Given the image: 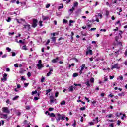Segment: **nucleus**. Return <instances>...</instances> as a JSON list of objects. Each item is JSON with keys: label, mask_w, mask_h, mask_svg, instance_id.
I'll use <instances>...</instances> for the list:
<instances>
[{"label": "nucleus", "mask_w": 127, "mask_h": 127, "mask_svg": "<svg viewBox=\"0 0 127 127\" xmlns=\"http://www.w3.org/2000/svg\"><path fill=\"white\" fill-rule=\"evenodd\" d=\"M56 115L57 116V118H56L57 122H59L60 120H65V115H64L63 116H62L60 113H57Z\"/></svg>", "instance_id": "obj_1"}, {"label": "nucleus", "mask_w": 127, "mask_h": 127, "mask_svg": "<svg viewBox=\"0 0 127 127\" xmlns=\"http://www.w3.org/2000/svg\"><path fill=\"white\" fill-rule=\"evenodd\" d=\"M87 49V51L86 52V55H89L90 54V55H93V51L91 50V46L88 47Z\"/></svg>", "instance_id": "obj_2"}, {"label": "nucleus", "mask_w": 127, "mask_h": 127, "mask_svg": "<svg viewBox=\"0 0 127 127\" xmlns=\"http://www.w3.org/2000/svg\"><path fill=\"white\" fill-rule=\"evenodd\" d=\"M24 27H23V29H27L28 31H29L31 29L30 25L29 24L26 22V25H23Z\"/></svg>", "instance_id": "obj_3"}, {"label": "nucleus", "mask_w": 127, "mask_h": 127, "mask_svg": "<svg viewBox=\"0 0 127 127\" xmlns=\"http://www.w3.org/2000/svg\"><path fill=\"white\" fill-rule=\"evenodd\" d=\"M37 22H38V21L37 20V19H33V23L32 24V27H33V28H35V27L37 26Z\"/></svg>", "instance_id": "obj_4"}, {"label": "nucleus", "mask_w": 127, "mask_h": 127, "mask_svg": "<svg viewBox=\"0 0 127 127\" xmlns=\"http://www.w3.org/2000/svg\"><path fill=\"white\" fill-rule=\"evenodd\" d=\"M2 111L3 113H6L7 114H10V111H9V109H8V107H3L2 108Z\"/></svg>", "instance_id": "obj_5"}, {"label": "nucleus", "mask_w": 127, "mask_h": 127, "mask_svg": "<svg viewBox=\"0 0 127 127\" xmlns=\"http://www.w3.org/2000/svg\"><path fill=\"white\" fill-rule=\"evenodd\" d=\"M113 69H120V67H119V64L116 63L115 64L112 65L111 70H113Z\"/></svg>", "instance_id": "obj_6"}, {"label": "nucleus", "mask_w": 127, "mask_h": 127, "mask_svg": "<svg viewBox=\"0 0 127 127\" xmlns=\"http://www.w3.org/2000/svg\"><path fill=\"white\" fill-rule=\"evenodd\" d=\"M37 67L38 70H41L42 68H44V66L43 65V64H37Z\"/></svg>", "instance_id": "obj_7"}, {"label": "nucleus", "mask_w": 127, "mask_h": 127, "mask_svg": "<svg viewBox=\"0 0 127 127\" xmlns=\"http://www.w3.org/2000/svg\"><path fill=\"white\" fill-rule=\"evenodd\" d=\"M58 57H57L56 59H54L52 60V63H56L57 62V60H58Z\"/></svg>", "instance_id": "obj_8"}, {"label": "nucleus", "mask_w": 127, "mask_h": 127, "mask_svg": "<svg viewBox=\"0 0 127 127\" xmlns=\"http://www.w3.org/2000/svg\"><path fill=\"white\" fill-rule=\"evenodd\" d=\"M69 92H73L74 91V86H71L69 88Z\"/></svg>", "instance_id": "obj_9"}, {"label": "nucleus", "mask_w": 127, "mask_h": 127, "mask_svg": "<svg viewBox=\"0 0 127 127\" xmlns=\"http://www.w3.org/2000/svg\"><path fill=\"white\" fill-rule=\"evenodd\" d=\"M48 116L50 117L54 118V117H55V114L54 113H48Z\"/></svg>", "instance_id": "obj_10"}, {"label": "nucleus", "mask_w": 127, "mask_h": 127, "mask_svg": "<svg viewBox=\"0 0 127 127\" xmlns=\"http://www.w3.org/2000/svg\"><path fill=\"white\" fill-rule=\"evenodd\" d=\"M51 91H52V89H48V90H46V95H48V94L49 93H50V92Z\"/></svg>", "instance_id": "obj_11"}, {"label": "nucleus", "mask_w": 127, "mask_h": 127, "mask_svg": "<svg viewBox=\"0 0 127 127\" xmlns=\"http://www.w3.org/2000/svg\"><path fill=\"white\" fill-rule=\"evenodd\" d=\"M118 95V96H119V97H122V96H125V93L122 92L121 93H119Z\"/></svg>", "instance_id": "obj_12"}, {"label": "nucleus", "mask_w": 127, "mask_h": 127, "mask_svg": "<svg viewBox=\"0 0 127 127\" xmlns=\"http://www.w3.org/2000/svg\"><path fill=\"white\" fill-rule=\"evenodd\" d=\"M1 81H3V82H5V81H7V77H3L1 79Z\"/></svg>", "instance_id": "obj_13"}, {"label": "nucleus", "mask_w": 127, "mask_h": 127, "mask_svg": "<svg viewBox=\"0 0 127 127\" xmlns=\"http://www.w3.org/2000/svg\"><path fill=\"white\" fill-rule=\"evenodd\" d=\"M78 76H79V74L78 73H74L73 74V77L74 78L76 77H78Z\"/></svg>", "instance_id": "obj_14"}, {"label": "nucleus", "mask_w": 127, "mask_h": 127, "mask_svg": "<svg viewBox=\"0 0 127 127\" xmlns=\"http://www.w3.org/2000/svg\"><path fill=\"white\" fill-rule=\"evenodd\" d=\"M120 38V37L119 36H116L115 37V40L116 42H119V39Z\"/></svg>", "instance_id": "obj_15"}, {"label": "nucleus", "mask_w": 127, "mask_h": 127, "mask_svg": "<svg viewBox=\"0 0 127 127\" xmlns=\"http://www.w3.org/2000/svg\"><path fill=\"white\" fill-rule=\"evenodd\" d=\"M52 41H53V42H55L56 41V37H53L52 38Z\"/></svg>", "instance_id": "obj_16"}, {"label": "nucleus", "mask_w": 127, "mask_h": 127, "mask_svg": "<svg viewBox=\"0 0 127 127\" xmlns=\"http://www.w3.org/2000/svg\"><path fill=\"white\" fill-rule=\"evenodd\" d=\"M85 67H86V65H85V64H83L81 66V71H83V70H84V69H85Z\"/></svg>", "instance_id": "obj_17"}, {"label": "nucleus", "mask_w": 127, "mask_h": 127, "mask_svg": "<svg viewBox=\"0 0 127 127\" xmlns=\"http://www.w3.org/2000/svg\"><path fill=\"white\" fill-rule=\"evenodd\" d=\"M74 86H75V87H78V86H79V87H82V84H81L74 83Z\"/></svg>", "instance_id": "obj_18"}, {"label": "nucleus", "mask_w": 127, "mask_h": 127, "mask_svg": "<svg viewBox=\"0 0 127 127\" xmlns=\"http://www.w3.org/2000/svg\"><path fill=\"white\" fill-rule=\"evenodd\" d=\"M18 98H19V96H16L12 99V100L13 101H15V100H17Z\"/></svg>", "instance_id": "obj_19"}, {"label": "nucleus", "mask_w": 127, "mask_h": 127, "mask_svg": "<svg viewBox=\"0 0 127 127\" xmlns=\"http://www.w3.org/2000/svg\"><path fill=\"white\" fill-rule=\"evenodd\" d=\"M115 115L116 116V117H120V116L122 115V113H120V114H119V113L117 112L115 114Z\"/></svg>", "instance_id": "obj_20"}, {"label": "nucleus", "mask_w": 127, "mask_h": 127, "mask_svg": "<svg viewBox=\"0 0 127 127\" xmlns=\"http://www.w3.org/2000/svg\"><path fill=\"white\" fill-rule=\"evenodd\" d=\"M65 104H66V101H65L64 100H63L61 102V105H65Z\"/></svg>", "instance_id": "obj_21"}, {"label": "nucleus", "mask_w": 127, "mask_h": 127, "mask_svg": "<svg viewBox=\"0 0 127 127\" xmlns=\"http://www.w3.org/2000/svg\"><path fill=\"white\" fill-rule=\"evenodd\" d=\"M86 85L87 87H91V84H90V82H89V81L86 82Z\"/></svg>", "instance_id": "obj_22"}, {"label": "nucleus", "mask_w": 127, "mask_h": 127, "mask_svg": "<svg viewBox=\"0 0 127 127\" xmlns=\"http://www.w3.org/2000/svg\"><path fill=\"white\" fill-rule=\"evenodd\" d=\"M78 2L74 3L73 4L74 7H76L78 6Z\"/></svg>", "instance_id": "obj_23"}, {"label": "nucleus", "mask_w": 127, "mask_h": 127, "mask_svg": "<svg viewBox=\"0 0 127 127\" xmlns=\"http://www.w3.org/2000/svg\"><path fill=\"white\" fill-rule=\"evenodd\" d=\"M80 111H85L86 110V107H81L80 108Z\"/></svg>", "instance_id": "obj_24"}, {"label": "nucleus", "mask_w": 127, "mask_h": 127, "mask_svg": "<svg viewBox=\"0 0 127 127\" xmlns=\"http://www.w3.org/2000/svg\"><path fill=\"white\" fill-rule=\"evenodd\" d=\"M7 22H10L11 21V18L8 17V19L6 20Z\"/></svg>", "instance_id": "obj_25"}, {"label": "nucleus", "mask_w": 127, "mask_h": 127, "mask_svg": "<svg viewBox=\"0 0 127 127\" xmlns=\"http://www.w3.org/2000/svg\"><path fill=\"white\" fill-rule=\"evenodd\" d=\"M59 94V92L57 91L55 93V98H57V97H58Z\"/></svg>", "instance_id": "obj_26"}, {"label": "nucleus", "mask_w": 127, "mask_h": 127, "mask_svg": "<svg viewBox=\"0 0 127 127\" xmlns=\"http://www.w3.org/2000/svg\"><path fill=\"white\" fill-rule=\"evenodd\" d=\"M74 123L72 125V126H73V127H76L77 126V123L76 122V120H74Z\"/></svg>", "instance_id": "obj_27"}, {"label": "nucleus", "mask_w": 127, "mask_h": 127, "mask_svg": "<svg viewBox=\"0 0 127 127\" xmlns=\"http://www.w3.org/2000/svg\"><path fill=\"white\" fill-rule=\"evenodd\" d=\"M90 82L91 83H94V82H95V79H94V78H91L90 79Z\"/></svg>", "instance_id": "obj_28"}, {"label": "nucleus", "mask_w": 127, "mask_h": 127, "mask_svg": "<svg viewBox=\"0 0 127 127\" xmlns=\"http://www.w3.org/2000/svg\"><path fill=\"white\" fill-rule=\"evenodd\" d=\"M64 8V5L62 4V6H60L58 7V9H61V8Z\"/></svg>", "instance_id": "obj_29"}, {"label": "nucleus", "mask_w": 127, "mask_h": 127, "mask_svg": "<svg viewBox=\"0 0 127 127\" xmlns=\"http://www.w3.org/2000/svg\"><path fill=\"white\" fill-rule=\"evenodd\" d=\"M22 49H23V50H27V48H26V45L23 46L22 47Z\"/></svg>", "instance_id": "obj_30"}, {"label": "nucleus", "mask_w": 127, "mask_h": 127, "mask_svg": "<svg viewBox=\"0 0 127 127\" xmlns=\"http://www.w3.org/2000/svg\"><path fill=\"white\" fill-rule=\"evenodd\" d=\"M4 119H7V114H3Z\"/></svg>", "instance_id": "obj_31"}, {"label": "nucleus", "mask_w": 127, "mask_h": 127, "mask_svg": "<svg viewBox=\"0 0 127 127\" xmlns=\"http://www.w3.org/2000/svg\"><path fill=\"white\" fill-rule=\"evenodd\" d=\"M63 23H68V20L64 19Z\"/></svg>", "instance_id": "obj_32"}, {"label": "nucleus", "mask_w": 127, "mask_h": 127, "mask_svg": "<svg viewBox=\"0 0 127 127\" xmlns=\"http://www.w3.org/2000/svg\"><path fill=\"white\" fill-rule=\"evenodd\" d=\"M35 94H37V91L35 90V91L32 92V95H35Z\"/></svg>", "instance_id": "obj_33"}, {"label": "nucleus", "mask_w": 127, "mask_h": 127, "mask_svg": "<svg viewBox=\"0 0 127 127\" xmlns=\"http://www.w3.org/2000/svg\"><path fill=\"white\" fill-rule=\"evenodd\" d=\"M27 76H28V78L30 77V76H31V73H30V72H28L27 73Z\"/></svg>", "instance_id": "obj_34"}, {"label": "nucleus", "mask_w": 127, "mask_h": 127, "mask_svg": "<svg viewBox=\"0 0 127 127\" xmlns=\"http://www.w3.org/2000/svg\"><path fill=\"white\" fill-rule=\"evenodd\" d=\"M54 110V108H52V107H50L49 108V112H51V111H53Z\"/></svg>", "instance_id": "obj_35"}, {"label": "nucleus", "mask_w": 127, "mask_h": 127, "mask_svg": "<svg viewBox=\"0 0 127 127\" xmlns=\"http://www.w3.org/2000/svg\"><path fill=\"white\" fill-rule=\"evenodd\" d=\"M6 50L8 51V52H10L11 51V49L9 48V47H7Z\"/></svg>", "instance_id": "obj_36"}, {"label": "nucleus", "mask_w": 127, "mask_h": 127, "mask_svg": "<svg viewBox=\"0 0 127 127\" xmlns=\"http://www.w3.org/2000/svg\"><path fill=\"white\" fill-rule=\"evenodd\" d=\"M119 32H120L119 34L120 36V38H122V34H123V32L122 31H119Z\"/></svg>", "instance_id": "obj_37"}, {"label": "nucleus", "mask_w": 127, "mask_h": 127, "mask_svg": "<svg viewBox=\"0 0 127 127\" xmlns=\"http://www.w3.org/2000/svg\"><path fill=\"white\" fill-rule=\"evenodd\" d=\"M45 80V78L44 77H42L41 79V83H43L44 82V80Z\"/></svg>", "instance_id": "obj_38"}, {"label": "nucleus", "mask_w": 127, "mask_h": 127, "mask_svg": "<svg viewBox=\"0 0 127 127\" xmlns=\"http://www.w3.org/2000/svg\"><path fill=\"white\" fill-rule=\"evenodd\" d=\"M50 43V40H48L47 41V42L46 43L45 45H48V44H49Z\"/></svg>", "instance_id": "obj_39"}, {"label": "nucleus", "mask_w": 127, "mask_h": 127, "mask_svg": "<svg viewBox=\"0 0 127 127\" xmlns=\"http://www.w3.org/2000/svg\"><path fill=\"white\" fill-rule=\"evenodd\" d=\"M15 55H16V54L15 53V52H12V56L14 57V56H15Z\"/></svg>", "instance_id": "obj_40"}, {"label": "nucleus", "mask_w": 127, "mask_h": 127, "mask_svg": "<svg viewBox=\"0 0 127 127\" xmlns=\"http://www.w3.org/2000/svg\"><path fill=\"white\" fill-rule=\"evenodd\" d=\"M37 64H42V62L41 61V60H39Z\"/></svg>", "instance_id": "obj_41"}, {"label": "nucleus", "mask_w": 127, "mask_h": 127, "mask_svg": "<svg viewBox=\"0 0 127 127\" xmlns=\"http://www.w3.org/2000/svg\"><path fill=\"white\" fill-rule=\"evenodd\" d=\"M50 75H51V72L49 71V72L47 74V77H49V76H50Z\"/></svg>", "instance_id": "obj_42"}, {"label": "nucleus", "mask_w": 127, "mask_h": 127, "mask_svg": "<svg viewBox=\"0 0 127 127\" xmlns=\"http://www.w3.org/2000/svg\"><path fill=\"white\" fill-rule=\"evenodd\" d=\"M20 88H21V86L20 85V84H17V89H20Z\"/></svg>", "instance_id": "obj_43"}, {"label": "nucleus", "mask_w": 127, "mask_h": 127, "mask_svg": "<svg viewBox=\"0 0 127 127\" xmlns=\"http://www.w3.org/2000/svg\"><path fill=\"white\" fill-rule=\"evenodd\" d=\"M28 85H29V83H25L24 87H28Z\"/></svg>", "instance_id": "obj_44"}, {"label": "nucleus", "mask_w": 127, "mask_h": 127, "mask_svg": "<svg viewBox=\"0 0 127 127\" xmlns=\"http://www.w3.org/2000/svg\"><path fill=\"white\" fill-rule=\"evenodd\" d=\"M83 119H84V117L82 116L80 119V122H81V123H83L84 122V120Z\"/></svg>", "instance_id": "obj_45"}, {"label": "nucleus", "mask_w": 127, "mask_h": 127, "mask_svg": "<svg viewBox=\"0 0 127 127\" xmlns=\"http://www.w3.org/2000/svg\"><path fill=\"white\" fill-rule=\"evenodd\" d=\"M117 125H118V126H120V125H121V121L118 120Z\"/></svg>", "instance_id": "obj_46"}, {"label": "nucleus", "mask_w": 127, "mask_h": 127, "mask_svg": "<svg viewBox=\"0 0 127 127\" xmlns=\"http://www.w3.org/2000/svg\"><path fill=\"white\" fill-rule=\"evenodd\" d=\"M39 25H40V26H43V25L42 24V21H39Z\"/></svg>", "instance_id": "obj_47"}, {"label": "nucleus", "mask_w": 127, "mask_h": 127, "mask_svg": "<svg viewBox=\"0 0 127 127\" xmlns=\"http://www.w3.org/2000/svg\"><path fill=\"white\" fill-rule=\"evenodd\" d=\"M19 43H21L22 44H24V42L22 41V40H20L19 41Z\"/></svg>", "instance_id": "obj_48"}, {"label": "nucleus", "mask_w": 127, "mask_h": 127, "mask_svg": "<svg viewBox=\"0 0 127 127\" xmlns=\"http://www.w3.org/2000/svg\"><path fill=\"white\" fill-rule=\"evenodd\" d=\"M21 80L22 81H25V80H26L25 78H24V76H22L21 77Z\"/></svg>", "instance_id": "obj_49"}, {"label": "nucleus", "mask_w": 127, "mask_h": 127, "mask_svg": "<svg viewBox=\"0 0 127 127\" xmlns=\"http://www.w3.org/2000/svg\"><path fill=\"white\" fill-rule=\"evenodd\" d=\"M27 123H28V121H27V120H25L23 122V124H24V125H25L26 124H27Z\"/></svg>", "instance_id": "obj_50"}, {"label": "nucleus", "mask_w": 127, "mask_h": 127, "mask_svg": "<svg viewBox=\"0 0 127 127\" xmlns=\"http://www.w3.org/2000/svg\"><path fill=\"white\" fill-rule=\"evenodd\" d=\"M50 7V4H47L46 5V8H49Z\"/></svg>", "instance_id": "obj_51"}, {"label": "nucleus", "mask_w": 127, "mask_h": 127, "mask_svg": "<svg viewBox=\"0 0 127 127\" xmlns=\"http://www.w3.org/2000/svg\"><path fill=\"white\" fill-rule=\"evenodd\" d=\"M3 77L4 78H6V77H7V74L6 73H4V74H3Z\"/></svg>", "instance_id": "obj_52"}, {"label": "nucleus", "mask_w": 127, "mask_h": 127, "mask_svg": "<svg viewBox=\"0 0 127 127\" xmlns=\"http://www.w3.org/2000/svg\"><path fill=\"white\" fill-rule=\"evenodd\" d=\"M85 99L87 101L88 103L90 102V100H89V98H88L87 97H85Z\"/></svg>", "instance_id": "obj_53"}, {"label": "nucleus", "mask_w": 127, "mask_h": 127, "mask_svg": "<svg viewBox=\"0 0 127 127\" xmlns=\"http://www.w3.org/2000/svg\"><path fill=\"white\" fill-rule=\"evenodd\" d=\"M14 67H15V68H18V64H14Z\"/></svg>", "instance_id": "obj_54"}, {"label": "nucleus", "mask_w": 127, "mask_h": 127, "mask_svg": "<svg viewBox=\"0 0 127 127\" xmlns=\"http://www.w3.org/2000/svg\"><path fill=\"white\" fill-rule=\"evenodd\" d=\"M100 31H104V32H106V31H107V30H106V29H101L100 30Z\"/></svg>", "instance_id": "obj_55"}, {"label": "nucleus", "mask_w": 127, "mask_h": 127, "mask_svg": "<svg viewBox=\"0 0 127 127\" xmlns=\"http://www.w3.org/2000/svg\"><path fill=\"white\" fill-rule=\"evenodd\" d=\"M16 20L17 21V22L19 24L21 23V22L19 21V19H16Z\"/></svg>", "instance_id": "obj_56"}, {"label": "nucleus", "mask_w": 127, "mask_h": 127, "mask_svg": "<svg viewBox=\"0 0 127 127\" xmlns=\"http://www.w3.org/2000/svg\"><path fill=\"white\" fill-rule=\"evenodd\" d=\"M89 125L90 126H94V123L92 122H89Z\"/></svg>", "instance_id": "obj_57"}, {"label": "nucleus", "mask_w": 127, "mask_h": 127, "mask_svg": "<svg viewBox=\"0 0 127 127\" xmlns=\"http://www.w3.org/2000/svg\"><path fill=\"white\" fill-rule=\"evenodd\" d=\"M98 16H99V17H100V18H103V15H102L101 14H99Z\"/></svg>", "instance_id": "obj_58"}, {"label": "nucleus", "mask_w": 127, "mask_h": 127, "mask_svg": "<svg viewBox=\"0 0 127 127\" xmlns=\"http://www.w3.org/2000/svg\"><path fill=\"white\" fill-rule=\"evenodd\" d=\"M112 117H113V114H109L108 115V118H112Z\"/></svg>", "instance_id": "obj_59"}, {"label": "nucleus", "mask_w": 127, "mask_h": 127, "mask_svg": "<svg viewBox=\"0 0 127 127\" xmlns=\"http://www.w3.org/2000/svg\"><path fill=\"white\" fill-rule=\"evenodd\" d=\"M6 56H7V55L6 54H4L2 56V58H5L6 57Z\"/></svg>", "instance_id": "obj_60"}, {"label": "nucleus", "mask_w": 127, "mask_h": 127, "mask_svg": "<svg viewBox=\"0 0 127 127\" xmlns=\"http://www.w3.org/2000/svg\"><path fill=\"white\" fill-rule=\"evenodd\" d=\"M101 97H105V93H101Z\"/></svg>", "instance_id": "obj_61"}, {"label": "nucleus", "mask_w": 127, "mask_h": 127, "mask_svg": "<svg viewBox=\"0 0 127 127\" xmlns=\"http://www.w3.org/2000/svg\"><path fill=\"white\" fill-rule=\"evenodd\" d=\"M46 19H48V17H44L43 18L44 20H46Z\"/></svg>", "instance_id": "obj_62"}, {"label": "nucleus", "mask_w": 127, "mask_h": 127, "mask_svg": "<svg viewBox=\"0 0 127 127\" xmlns=\"http://www.w3.org/2000/svg\"><path fill=\"white\" fill-rule=\"evenodd\" d=\"M109 127H114V124H113V123H111V124L109 125Z\"/></svg>", "instance_id": "obj_63"}, {"label": "nucleus", "mask_w": 127, "mask_h": 127, "mask_svg": "<svg viewBox=\"0 0 127 127\" xmlns=\"http://www.w3.org/2000/svg\"><path fill=\"white\" fill-rule=\"evenodd\" d=\"M96 28H92L90 29V30L92 31V30H96Z\"/></svg>", "instance_id": "obj_64"}]
</instances>
